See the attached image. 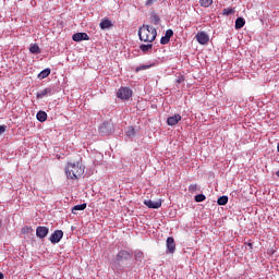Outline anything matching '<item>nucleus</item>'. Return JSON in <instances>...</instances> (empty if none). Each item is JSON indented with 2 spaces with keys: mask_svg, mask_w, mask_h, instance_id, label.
<instances>
[{
  "mask_svg": "<svg viewBox=\"0 0 279 279\" xmlns=\"http://www.w3.org/2000/svg\"><path fill=\"white\" fill-rule=\"evenodd\" d=\"M84 166L77 161L76 163L69 162L65 167V175L68 180H78L84 175Z\"/></svg>",
  "mask_w": 279,
  "mask_h": 279,
  "instance_id": "nucleus-1",
  "label": "nucleus"
},
{
  "mask_svg": "<svg viewBox=\"0 0 279 279\" xmlns=\"http://www.w3.org/2000/svg\"><path fill=\"white\" fill-rule=\"evenodd\" d=\"M140 40L143 43H154L156 40V36H158V32L155 27L149 25H143L138 29Z\"/></svg>",
  "mask_w": 279,
  "mask_h": 279,
  "instance_id": "nucleus-2",
  "label": "nucleus"
},
{
  "mask_svg": "<svg viewBox=\"0 0 279 279\" xmlns=\"http://www.w3.org/2000/svg\"><path fill=\"white\" fill-rule=\"evenodd\" d=\"M98 132L101 136H110L114 132V125L110 121H105L98 128Z\"/></svg>",
  "mask_w": 279,
  "mask_h": 279,
  "instance_id": "nucleus-3",
  "label": "nucleus"
},
{
  "mask_svg": "<svg viewBox=\"0 0 279 279\" xmlns=\"http://www.w3.org/2000/svg\"><path fill=\"white\" fill-rule=\"evenodd\" d=\"M133 253L121 250L118 252L117 257H116V263H122V260H130L132 259Z\"/></svg>",
  "mask_w": 279,
  "mask_h": 279,
  "instance_id": "nucleus-4",
  "label": "nucleus"
},
{
  "mask_svg": "<svg viewBox=\"0 0 279 279\" xmlns=\"http://www.w3.org/2000/svg\"><path fill=\"white\" fill-rule=\"evenodd\" d=\"M118 99L128 100L130 97H132V89L128 87H121L117 92Z\"/></svg>",
  "mask_w": 279,
  "mask_h": 279,
  "instance_id": "nucleus-5",
  "label": "nucleus"
},
{
  "mask_svg": "<svg viewBox=\"0 0 279 279\" xmlns=\"http://www.w3.org/2000/svg\"><path fill=\"white\" fill-rule=\"evenodd\" d=\"M62 236H64V232L62 230H56L49 238L50 243L56 245V243H60L62 241Z\"/></svg>",
  "mask_w": 279,
  "mask_h": 279,
  "instance_id": "nucleus-6",
  "label": "nucleus"
},
{
  "mask_svg": "<svg viewBox=\"0 0 279 279\" xmlns=\"http://www.w3.org/2000/svg\"><path fill=\"white\" fill-rule=\"evenodd\" d=\"M198 45H208L210 37L206 34V32H198L195 36Z\"/></svg>",
  "mask_w": 279,
  "mask_h": 279,
  "instance_id": "nucleus-7",
  "label": "nucleus"
},
{
  "mask_svg": "<svg viewBox=\"0 0 279 279\" xmlns=\"http://www.w3.org/2000/svg\"><path fill=\"white\" fill-rule=\"evenodd\" d=\"M167 254H173L175 252V240L169 236L166 241Z\"/></svg>",
  "mask_w": 279,
  "mask_h": 279,
  "instance_id": "nucleus-8",
  "label": "nucleus"
},
{
  "mask_svg": "<svg viewBox=\"0 0 279 279\" xmlns=\"http://www.w3.org/2000/svg\"><path fill=\"white\" fill-rule=\"evenodd\" d=\"M74 43H82V40H90V37L86 33H76L72 36Z\"/></svg>",
  "mask_w": 279,
  "mask_h": 279,
  "instance_id": "nucleus-9",
  "label": "nucleus"
},
{
  "mask_svg": "<svg viewBox=\"0 0 279 279\" xmlns=\"http://www.w3.org/2000/svg\"><path fill=\"white\" fill-rule=\"evenodd\" d=\"M180 121H182V116L174 114L172 117H168L167 124L170 126H173V125H178L180 123Z\"/></svg>",
  "mask_w": 279,
  "mask_h": 279,
  "instance_id": "nucleus-10",
  "label": "nucleus"
},
{
  "mask_svg": "<svg viewBox=\"0 0 279 279\" xmlns=\"http://www.w3.org/2000/svg\"><path fill=\"white\" fill-rule=\"evenodd\" d=\"M48 234H49V228H47V227H37L36 236H38V239H45V236H47Z\"/></svg>",
  "mask_w": 279,
  "mask_h": 279,
  "instance_id": "nucleus-11",
  "label": "nucleus"
},
{
  "mask_svg": "<svg viewBox=\"0 0 279 279\" xmlns=\"http://www.w3.org/2000/svg\"><path fill=\"white\" fill-rule=\"evenodd\" d=\"M173 36V29H167L165 36L160 39V45H169V40Z\"/></svg>",
  "mask_w": 279,
  "mask_h": 279,
  "instance_id": "nucleus-12",
  "label": "nucleus"
},
{
  "mask_svg": "<svg viewBox=\"0 0 279 279\" xmlns=\"http://www.w3.org/2000/svg\"><path fill=\"white\" fill-rule=\"evenodd\" d=\"M144 204L147 208H160V206H162L161 202H154L151 199L144 201Z\"/></svg>",
  "mask_w": 279,
  "mask_h": 279,
  "instance_id": "nucleus-13",
  "label": "nucleus"
},
{
  "mask_svg": "<svg viewBox=\"0 0 279 279\" xmlns=\"http://www.w3.org/2000/svg\"><path fill=\"white\" fill-rule=\"evenodd\" d=\"M51 87H47L40 92L37 93L36 97L37 99H43V97H46V95H51Z\"/></svg>",
  "mask_w": 279,
  "mask_h": 279,
  "instance_id": "nucleus-14",
  "label": "nucleus"
},
{
  "mask_svg": "<svg viewBox=\"0 0 279 279\" xmlns=\"http://www.w3.org/2000/svg\"><path fill=\"white\" fill-rule=\"evenodd\" d=\"M36 119L37 121H39V123H45V121H47V112L38 111L36 114Z\"/></svg>",
  "mask_w": 279,
  "mask_h": 279,
  "instance_id": "nucleus-15",
  "label": "nucleus"
},
{
  "mask_svg": "<svg viewBox=\"0 0 279 279\" xmlns=\"http://www.w3.org/2000/svg\"><path fill=\"white\" fill-rule=\"evenodd\" d=\"M49 75H51V69L47 68L38 74V77L39 80H45L46 77H49Z\"/></svg>",
  "mask_w": 279,
  "mask_h": 279,
  "instance_id": "nucleus-16",
  "label": "nucleus"
},
{
  "mask_svg": "<svg viewBox=\"0 0 279 279\" xmlns=\"http://www.w3.org/2000/svg\"><path fill=\"white\" fill-rule=\"evenodd\" d=\"M86 203H83L81 205H75L74 207H72V214L73 215H77V210H86Z\"/></svg>",
  "mask_w": 279,
  "mask_h": 279,
  "instance_id": "nucleus-17",
  "label": "nucleus"
},
{
  "mask_svg": "<svg viewBox=\"0 0 279 279\" xmlns=\"http://www.w3.org/2000/svg\"><path fill=\"white\" fill-rule=\"evenodd\" d=\"M245 26V19L243 17H238L235 20V29H242V27Z\"/></svg>",
  "mask_w": 279,
  "mask_h": 279,
  "instance_id": "nucleus-18",
  "label": "nucleus"
},
{
  "mask_svg": "<svg viewBox=\"0 0 279 279\" xmlns=\"http://www.w3.org/2000/svg\"><path fill=\"white\" fill-rule=\"evenodd\" d=\"M110 27H112V22L110 20H104L100 22L101 29H110Z\"/></svg>",
  "mask_w": 279,
  "mask_h": 279,
  "instance_id": "nucleus-19",
  "label": "nucleus"
},
{
  "mask_svg": "<svg viewBox=\"0 0 279 279\" xmlns=\"http://www.w3.org/2000/svg\"><path fill=\"white\" fill-rule=\"evenodd\" d=\"M29 51L31 53H34L37 56L38 53H40V47H38L37 44H32L29 47Z\"/></svg>",
  "mask_w": 279,
  "mask_h": 279,
  "instance_id": "nucleus-20",
  "label": "nucleus"
},
{
  "mask_svg": "<svg viewBox=\"0 0 279 279\" xmlns=\"http://www.w3.org/2000/svg\"><path fill=\"white\" fill-rule=\"evenodd\" d=\"M217 204L218 206H226V204H228V196L227 195L220 196L217 199Z\"/></svg>",
  "mask_w": 279,
  "mask_h": 279,
  "instance_id": "nucleus-21",
  "label": "nucleus"
},
{
  "mask_svg": "<svg viewBox=\"0 0 279 279\" xmlns=\"http://www.w3.org/2000/svg\"><path fill=\"white\" fill-rule=\"evenodd\" d=\"M153 47H154V45H151V44H148V45L143 44L140 46V49H141V51H143V53H147V51H150V49Z\"/></svg>",
  "mask_w": 279,
  "mask_h": 279,
  "instance_id": "nucleus-22",
  "label": "nucleus"
},
{
  "mask_svg": "<svg viewBox=\"0 0 279 279\" xmlns=\"http://www.w3.org/2000/svg\"><path fill=\"white\" fill-rule=\"evenodd\" d=\"M150 21L151 23H154V25H158L160 23V16H158L157 14L153 13L150 15Z\"/></svg>",
  "mask_w": 279,
  "mask_h": 279,
  "instance_id": "nucleus-23",
  "label": "nucleus"
},
{
  "mask_svg": "<svg viewBox=\"0 0 279 279\" xmlns=\"http://www.w3.org/2000/svg\"><path fill=\"white\" fill-rule=\"evenodd\" d=\"M211 3L213 0H199V5H202V8H210Z\"/></svg>",
  "mask_w": 279,
  "mask_h": 279,
  "instance_id": "nucleus-24",
  "label": "nucleus"
},
{
  "mask_svg": "<svg viewBox=\"0 0 279 279\" xmlns=\"http://www.w3.org/2000/svg\"><path fill=\"white\" fill-rule=\"evenodd\" d=\"M134 134H136V132L134 131V126H129L128 131H126V136L129 138H132V137H134Z\"/></svg>",
  "mask_w": 279,
  "mask_h": 279,
  "instance_id": "nucleus-25",
  "label": "nucleus"
},
{
  "mask_svg": "<svg viewBox=\"0 0 279 279\" xmlns=\"http://www.w3.org/2000/svg\"><path fill=\"white\" fill-rule=\"evenodd\" d=\"M223 16H230V14H234V9L226 8L222 10Z\"/></svg>",
  "mask_w": 279,
  "mask_h": 279,
  "instance_id": "nucleus-26",
  "label": "nucleus"
},
{
  "mask_svg": "<svg viewBox=\"0 0 279 279\" xmlns=\"http://www.w3.org/2000/svg\"><path fill=\"white\" fill-rule=\"evenodd\" d=\"M206 201V195L204 194H197L195 196V202L199 203V202H205Z\"/></svg>",
  "mask_w": 279,
  "mask_h": 279,
  "instance_id": "nucleus-27",
  "label": "nucleus"
},
{
  "mask_svg": "<svg viewBox=\"0 0 279 279\" xmlns=\"http://www.w3.org/2000/svg\"><path fill=\"white\" fill-rule=\"evenodd\" d=\"M147 69H151V65H140L135 71L138 73L140 71H147Z\"/></svg>",
  "mask_w": 279,
  "mask_h": 279,
  "instance_id": "nucleus-28",
  "label": "nucleus"
},
{
  "mask_svg": "<svg viewBox=\"0 0 279 279\" xmlns=\"http://www.w3.org/2000/svg\"><path fill=\"white\" fill-rule=\"evenodd\" d=\"M156 1H158V0H146L145 5L147 8H151V5L156 3Z\"/></svg>",
  "mask_w": 279,
  "mask_h": 279,
  "instance_id": "nucleus-29",
  "label": "nucleus"
},
{
  "mask_svg": "<svg viewBox=\"0 0 279 279\" xmlns=\"http://www.w3.org/2000/svg\"><path fill=\"white\" fill-rule=\"evenodd\" d=\"M189 191H190V193H195V191H197V184H191L189 186Z\"/></svg>",
  "mask_w": 279,
  "mask_h": 279,
  "instance_id": "nucleus-30",
  "label": "nucleus"
},
{
  "mask_svg": "<svg viewBox=\"0 0 279 279\" xmlns=\"http://www.w3.org/2000/svg\"><path fill=\"white\" fill-rule=\"evenodd\" d=\"M135 258H143V252H141V251H137V252H135Z\"/></svg>",
  "mask_w": 279,
  "mask_h": 279,
  "instance_id": "nucleus-31",
  "label": "nucleus"
},
{
  "mask_svg": "<svg viewBox=\"0 0 279 279\" xmlns=\"http://www.w3.org/2000/svg\"><path fill=\"white\" fill-rule=\"evenodd\" d=\"M5 132V125H0V134H3Z\"/></svg>",
  "mask_w": 279,
  "mask_h": 279,
  "instance_id": "nucleus-32",
  "label": "nucleus"
},
{
  "mask_svg": "<svg viewBox=\"0 0 279 279\" xmlns=\"http://www.w3.org/2000/svg\"><path fill=\"white\" fill-rule=\"evenodd\" d=\"M3 278H4L3 272H0V279H3Z\"/></svg>",
  "mask_w": 279,
  "mask_h": 279,
  "instance_id": "nucleus-33",
  "label": "nucleus"
},
{
  "mask_svg": "<svg viewBox=\"0 0 279 279\" xmlns=\"http://www.w3.org/2000/svg\"><path fill=\"white\" fill-rule=\"evenodd\" d=\"M277 178H279V170L276 172Z\"/></svg>",
  "mask_w": 279,
  "mask_h": 279,
  "instance_id": "nucleus-34",
  "label": "nucleus"
},
{
  "mask_svg": "<svg viewBox=\"0 0 279 279\" xmlns=\"http://www.w3.org/2000/svg\"><path fill=\"white\" fill-rule=\"evenodd\" d=\"M277 151L279 153V144H278V146H277Z\"/></svg>",
  "mask_w": 279,
  "mask_h": 279,
  "instance_id": "nucleus-35",
  "label": "nucleus"
},
{
  "mask_svg": "<svg viewBox=\"0 0 279 279\" xmlns=\"http://www.w3.org/2000/svg\"><path fill=\"white\" fill-rule=\"evenodd\" d=\"M0 226H1V220H0Z\"/></svg>",
  "mask_w": 279,
  "mask_h": 279,
  "instance_id": "nucleus-36",
  "label": "nucleus"
}]
</instances>
